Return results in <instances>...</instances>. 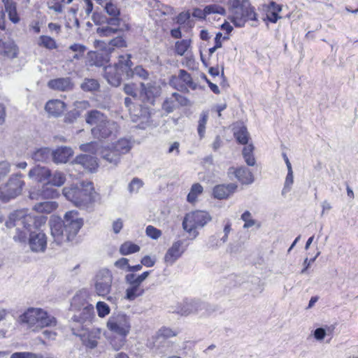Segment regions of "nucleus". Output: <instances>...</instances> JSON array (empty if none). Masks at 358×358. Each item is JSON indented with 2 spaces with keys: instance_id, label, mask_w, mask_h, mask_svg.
I'll list each match as a JSON object with an SVG mask.
<instances>
[{
  "instance_id": "32",
  "label": "nucleus",
  "mask_w": 358,
  "mask_h": 358,
  "mask_svg": "<svg viewBox=\"0 0 358 358\" xmlns=\"http://www.w3.org/2000/svg\"><path fill=\"white\" fill-rule=\"evenodd\" d=\"M58 208L56 201H43L35 204L33 210L40 213H50Z\"/></svg>"
},
{
  "instance_id": "17",
  "label": "nucleus",
  "mask_w": 358,
  "mask_h": 358,
  "mask_svg": "<svg viewBox=\"0 0 358 358\" xmlns=\"http://www.w3.org/2000/svg\"><path fill=\"white\" fill-rule=\"evenodd\" d=\"M48 182L42 186V188L38 192H31L29 193V198L31 199L38 200L41 199H55L59 196V192L50 187Z\"/></svg>"
},
{
  "instance_id": "44",
  "label": "nucleus",
  "mask_w": 358,
  "mask_h": 358,
  "mask_svg": "<svg viewBox=\"0 0 358 358\" xmlns=\"http://www.w3.org/2000/svg\"><path fill=\"white\" fill-rule=\"evenodd\" d=\"M203 190V187L199 183L192 185L187 198L188 202L194 203L197 197L202 194Z\"/></svg>"
},
{
  "instance_id": "30",
  "label": "nucleus",
  "mask_w": 358,
  "mask_h": 358,
  "mask_svg": "<svg viewBox=\"0 0 358 358\" xmlns=\"http://www.w3.org/2000/svg\"><path fill=\"white\" fill-rule=\"evenodd\" d=\"M153 7V11L155 12V15L158 17H166V16H172L174 14L173 8L164 5L159 1L154 0L150 3Z\"/></svg>"
},
{
  "instance_id": "55",
  "label": "nucleus",
  "mask_w": 358,
  "mask_h": 358,
  "mask_svg": "<svg viewBox=\"0 0 358 358\" xmlns=\"http://www.w3.org/2000/svg\"><path fill=\"white\" fill-rule=\"evenodd\" d=\"M117 31V28L111 27L108 25L103 26L101 27H99L96 30L97 34L100 36H109Z\"/></svg>"
},
{
  "instance_id": "5",
  "label": "nucleus",
  "mask_w": 358,
  "mask_h": 358,
  "mask_svg": "<svg viewBox=\"0 0 358 358\" xmlns=\"http://www.w3.org/2000/svg\"><path fill=\"white\" fill-rule=\"evenodd\" d=\"M229 20L238 27H242L248 20H255L256 13L249 0H229Z\"/></svg>"
},
{
  "instance_id": "58",
  "label": "nucleus",
  "mask_w": 358,
  "mask_h": 358,
  "mask_svg": "<svg viewBox=\"0 0 358 358\" xmlns=\"http://www.w3.org/2000/svg\"><path fill=\"white\" fill-rule=\"evenodd\" d=\"M145 233L148 236L155 240L158 239L162 234L161 230L152 225H149L146 227Z\"/></svg>"
},
{
  "instance_id": "34",
  "label": "nucleus",
  "mask_w": 358,
  "mask_h": 358,
  "mask_svg": "<svg viewBox=\"0 0 358 358\" xmlns=\"http://www.w3.org/2000/svg\"><path fill=\"white\" fill-rule=\"evenodd\" d=\"M52 156V151L48 148H41L34 151L31 155V158L35 162H46Z\"/></svg>"
},
{
  "instance_id": "59",
  "label": "nucleus",
  "mask_w": 358,
  "mask_h": 358,
  "mask_svg": "<svg viewBox=\"0 0 358 358\" xmlns=\"http://www.w3.org/2000/svg\"><path fill=\"white\" fill-rule=\"evenodd\" d=\"M104 9L108 15L113 17H117L120 14L119 8L110 1L106 2Z\"/></svg>"
},
{
  "instance_id": "6",
  "label": "nucleus",
  "mask_w": 358,
  "mask_h": 358,
  "mask_svg": "<svg viewBox=\"0 0 358 358\" xmlns=\"http://www.w3.org/2000/svg\"><path fill=\"white\" fill-rule=\"evenodd\" d=\"M21 320L34 331H39L46 327H55L57 320L45 310L39 308H29L21 316Z\"/></svg>"
},
{
  "instance_id": "21",
  "label": "nucleus",
  "mask_w": 358,
  "mask_h": 358,
  "mask_svg": "<svg viewBox=\"0 0 358 358\" xmlns=\"http://www.w3.org/2000/svg\"><path fill=\"white\" fill-rule=\"evenodd\" d=\"M229 174H234L235 177L243 184H251L254 181L253 175L246 167L229 169Z\"/></svg>"
},
{
  "instance_id": "54",
  "label": "nucleus",
  "mask_w": 358,
  "mask_h": 358,
  "mask_svg": "<svg viewBox=\"0 0 358 358\" xmlns=\"http://www.w3.org/2000/svg\"><path fill=\"white\" fill-rule=\"evenodd\" d=\"M143 185V182L141 179L138 178H134L129 184L128 190L131 194L137 193L141 188Z\"/></svg>"
},
{
  "instance_id": "43",
  "label": "nucleus",
  "mask_w": 358,
  "mask_h": 358,
  "mask_svg": "<svg viewBox=\"0 0 358 358\" xmlns=\"http://www.w3.org/2000/svg\"><path fill=\"white\" fill-rule=\"evenodd\" d=\"M131 148V143L129 140L125 138H122L119 140L114 146V149L115 152H118L120 155L127 153Z\"/></svg>"
},
{
  "instance_id": "56",
  "label": "nucleus",
  "mask_w": 358,
  "mask_h": 358,
  "mask_svg": "<svg viewBox=\"0 0 358 358\" xmlns=\"http://www.w3.org/2000/svg\"><path fill=\"white\" fill-rule=\"evenodd\" d=\"M176 107L175 99L171 94V97L167 98L163 103L162 108L166 113H170L173 112Z\"/></svg>"
},
{
  "instance_id": "33",
  "label": "nucleus",
  "mask_w": 358,
  "mask_h": 358,
  "mask_svg": "<svg viewBox=\"0 0 358 358\" xmlns=\"http://www.w3.org/2000/svg\"><path fill=\"white\" fill-rule=\"evenodd\" d=\"M0 53L9 57H14L17 55L16 45L13 41L0 40Z\"/></svg>"
},
{
  "instance_id": "16",
  "label": "nucleus",
  "mask_w": 358,
  "mask_h": 358,
  "mask_svg": "<svg viewBox=\"0 0 358 358\" xmlns=\"http://www.w3.org/2000/svg\"><path fill=\"white\" fill-rule=\"evenodd\" d=\"M183 241H174L168 249L164 255V262L169 266L173 265L185 252V248L183 246Z\"/></svg>"
},
{
  "instance_id": "27",
  "label": "nucleus",
  "mask_w": 358,
  "mask_h": 358,
  "mask_svg": "<svg viewBox=\"0 0 358 358\" xmlns=\"http://www.w3.org/2000/svg\"><path fill=\"white\" fill-rule=\"evenodd\" d=\"M74 162L90 171H95L98 166L96 159L89 155H80L76 158Z\"/></svg>"
},
{
  "instance_id": "45",
  "label": "nucleus",
  "mask_w": 358,
  "mask_h": 358,
  "mask_svg": "<svg viewBox=\"0 0 358 358\" xmlns=\"http://www.w3.org/2000/svg\"><path fill=\"white\" fill-rule=\"evenodd\" d=\"M150 271H145L141 275L128 274L125 276L127 282H133L141 286V283L149 276Z\"/></svg>"
},
{
  "instance_id": "2",
  "label": "nucleus",
  "mask_w": 358,
  "mask_h": 358,
  "mask_svg": "<svg viewBox=\"0 0 358 358\" xmlns=\"http://www.w3.org/2000/svg\"><path fill=\"white\" fill-rule=\"evenodd\" d=\"M51 235L57 245L72 241L83 225V220L76 210L65 213L64 220L51 219L50 222Z\"/></svg>"
},
{
  "instance_id": "38",
  "label": "nucleus",
  "mask_w": 358,
  "mask_h": 358,
  "mask_svg": "<svg viewBox=\"0 0 358 358\" xmlns=\"http://www.w3.org/2000/svg\"><path fill=\"white\" fill-rule=\"evenodd\" d=\"M5 10L8 13L9 20L13 23L17 24L20 22V18L17 12L16 3L14 1L6 6H4Z\"/></svg>"
},
{
  "instance_id": "39",
  "label": "nucleus",
  "mask_w": 358,
  "mask_h": 358,
  "mask_svg": "<svg viewBox=\"0 0 358 358\" xmlns=\"http://www.w3.org/2000/svg\"><path fill=\"white\" fill-rule=\"evenodd\" d=\"M254 146L252 144L246 145L243 150V156L248 166H254L255 164V159L253 155Z\"/></svg>"
},
{
  "instance_id": "25",
  "label": "nucleus",
  "mask_w": 358,
  "mask_h": 358,
  "mask_svg": "<svg viewBox=\"0 0 358 358\" xmlns=\"http://www.w3.org/2000/svg\"><path fill=\"white\" fill-rule=\"evenodd\" d=\"M85 120L90 125L98 127L103 125V124L108 120V118L101 112L96 110H92L87 113Z\"/></svg>"
},
{
  "instance_id": "28",
  "label": "nucleus",
  "mask_w": 358,
  "mask_h": 358,
  "mask_svg": "<svg viewBox=\"0 0 358 358\" xmlns=\"http://www.w3.org/2000/svg\"><path fill=\"white\" fill-rule=\"evenodd\" d=\"M48 85L51 89L60 91H66L72 88V84L69 78L51 80L48 82Z\"/></svg>"
},
{
  "instance_id": "22",
  "label": "nucleus",
  "mask_w": 358,
  "mask_h": 358,
  "mask_svg": "<svg viewBox=\"0 0 358 358\" xmlns=\"http://www.w3.org/2000/svg\"><path fill=\"white\" fill-rule=\"evenodd\" d=\"M66 108L65 103L59 99H52L48 101L45 106L46 112L52 116H60L64 111Z\"/></svg>"
},
{
  "instance_id": "29",
  "label": "nucleus",
  "mask_w": 358,
  "mask_h": 358,
  "mask_svg": "<svg viewBox=\"0 0 358 358\" xmlns=\"http://www.w3.org/2000/svg\"><path fill=\"white\" fill-rule=\"evenodd\" d=\"M129 284L128 287L126 289L125 291V296L124 298L128 301H134L136 298L141 296L143 295L145 290L144 289L136 284H134L133 282H127Z\"/></svg>"
},
{
  "instance_id": "36",
  "label": "nucleus",
  "mask_w": 358,
  "mask_h": 358,
  "mask_svg": "<svg viewBox=\"0 0 358 358\" xmlns=\"http://www.w3.org/2000/svg\"><path fill=\"white\" fill-rule=\"evenodd\" d=\"M204 305L198 302H186L184 306L180 308L178 312L182 315H187L193 312H197L201 310Z\"/></svg>"
},
{
  "instance_id": "15",
  "label": "nucleus",
  "mask_w": 358,
  "mask_h": 358,
  "mask_svg": "<svg viewBox=\"0 0 358 358\" xmlns=\"http://www.w3.org/2000/svg\"><path fill=\"white\" fill-rule=\"evenodd\" d=\"M103 124L92 128L91 132L94 138L98 139L107 138L117 131V124L113 120H108Z\"/></svg>"
},
{
  "instance_id": "53",
  "label": "nucleus",
  "mask_w": 358,
  "mask_h": 358,
  "mask_svg": "<svg viewBox=\"0 0 358 358\" xmlns=\"http://www.w3.org/2000/svg\"><path fill=\"white\" fill-rule=\"evenodd\" d=\"M10 358H48L41 354H36L30 352H18L11 355Z\"/></svg>"
},
{
  "instance_id": "24",
  "label": "nucleus",
  "mask_w": 358,
  "mask_h": 358,
  "mask_svg": "<svg viewBox=\"0 0 358 358\" xmlns=\"http://www.w3.org/2000/svg\"><path fill=\"white\" fill-rule=\"evenodd\" d=\"M101 51V52H91L88 53L90 66H102L109 62L110 53L103 50Z\"/></svg>"
},
{
  "instance_id": "31",
  "label": "nucleus",
  "mask_w": 358,
  "mask_h": 358,
  "mask_svg": "<svg viewBox=\"0 0 358 358\" xmlns=\"http://www.w3.org/2000/svg\"><path fill=\"white\" fill-rule=\"evenodd\" d=\"M281 10L282 6L280 5L277 4L274 1L271 2L266 10V19L272 23H275L281 17L278 15Z\"/></svg>"
},
{
  "instance_id": "8",
  "label": "nucleus",
  "mask_w": 358,
  "mask_h": 358,
  "mask_svg": "<svg viewBox=\"0 0 358 358\" xmlns=\"http://www.w3.org/2000/svg\"><path fill=\"white\" fill-rule=\"evenodd\" d=\"M22 174L12 175L8 180L0 186V199L7 202L21 194L24 182Z\"/></svg>"
},
{
  "instance_id": "12",
  "label": "nucleus",
  "mask_w": 358,
  "mask_h": 358,
  "mask_svg": "<svg viewBox=\"0 0 358 358\" xmlns=\"http://www.w3.org/2000/svg\"><path fill=\"white\" fill-rule=\"evenodd\" d=\"M131 55L119 56V64L124 68L126 78L128 79L131 78L136 75L140 78L146 79L148 76V71L141 66H137L133 69L131 68L133 63L131 61Z\"/></svg>"
},
{
  "instance_id": "3",
  "label": "nucleus",
  "mask_w": 358,
  "mask_h": 358,
  "mask_svg": "<svg viewBox=\"0 0 358 358\" xmlns=\"http://www.w3.org/2000/svg\"><path fill=\"white\" fill-rule=\"evenodd\" d=\"M106 327L112 334L120 336L110 341L113 349L119 350L124 345L125 338L131 331V317L122 311L115 312L108 319Z\"/></svg>"
},
{
  "instance_id": "26",
  "label": "nucleus",
  "mask_w": 358,
  "mask_h": 358,
  "mask_svg": "<svg viewBox=\"0 0 358 358\" xmlns=\"http://www.w3.org/2000/svg\"><path fill=\"white\" fill-rule=\"evenodd\" d=\"M73 154L72 149L69 147H60L52 151V159L57 164L66 163Z\"/></svg>"
},
{
  "instance_id": "4",
  "label": "nucleus",
  "mask_w": 358,
  "mask_h": 358,
  "mask_svg": "<svg viewBox=\"0 0 358 358\" xmlns=\"http://www.w3.org/2000/svg\"><path fill=\"white\" fill-rule=\"evenodd\" d=\"M71 308L73 310L80 311L79 315H75L72 317L71 328L74 326L83 330L84 323L90 322L94 317V306L85 301L84 293H78L73 297Z\"/></svg>"
},
{
  "instance_id": "51",
  "label": "nucleus",
  "mask_w": 358,
  "mask_h": 358,
  "mask_svg": "<svg viewBox=\"0 0 358 358\" xmlns=\"http://www.w3.org/2000/svg\"><path fill=\"white\" fill-rule=\"evenodd\" d=\"M69 50L75 52L73 59H79L86 50V47L80 43H74L69 46Z\"/></svg>"
},
{
  "instance_id": "52",
  "label": "nucleus",
  "mask_w": 358,
  "mask_h": 358,
  "mask_svg": "<svg viewBox=\"0 0 358 358\" xmlns=\"http://www.w3.org/2000/svg\"><path fill=\"white\" fill-rule=\"evenodd\" d=\"M293 182H294L293 170H288L287 174L286 176L285 182H284V187L282 191V194H285L291 190Z\"/></svg>"
},
{
  "instance_id": "35",
  "label": "nucleus",
  "mask_w": 358,
  "mask_h": 358,
  "mask_svg": "<svg viewBox=\"0 0 358 358\" xmlns=\"http://www.w3.org/2000/svg\"><path fill=\"white\" fill-rule=\"evenodd\" d=\"M36 44L41 48L48 50H54L57 48L56 41L52 37L46 35H42L37 39Z\"/></svg>"
},
{
  "instance_id": "41",
  "label": "nucleus",
  "mask_w": 358,
  "mask_h": 358,
  "mask_svg": "<svg viewBox=\"0 0 358 358\" xmlns=\"http://www.w3.org/2000/svg\"><path fill=\"white\" fill-rule=\"evenodd\" d=\"M101 153L102 157L110 164L117 165L120 162V155L118 152H115V150L114 148L108 151L102 150Z\"/></svg>"
},
{
  "instance_id": "11",
  "label": "nucleus",
  "mask_w": 358,
  "mask_h": 358,
  "mask_svg": "<svg viewBox=\"0 0 358 358\" xmlns=\"http://www.w3.org/2000/svg\"><path fill=\"white\" fill-rule=\"evenodd\" d=\"M72 332L74 335L80 336L83 343L90 349H94L97 346L98 340L101 337L100 329H92L90 331H85L78 327L72 326Z\"/></svg>"
},
{
  "instance_id": "1",
  "label": "nucleus",
  "mask_w": 358,
  "mask_h": 358,
  "mask_svg": "<svg viewBox=\"0 0 358 358\" xmlns=\"http://www.w3.org/2000/svg\"><path fill=\"white\" fill-rule=\"evenodd\" d=\"M46 217L34 216L28 210H18L12 213L6 222L8 228H15L13 240L25 243L28 241L33 252H43L47 246V237L39 228L45 223Z\"/></svg>"
},
{
  "instance_id": "23",
  "label": "nucleus",
  "mask_w": 358,
  "mask_h": 358,
  "mask_svg": "<svg viewBox=\"0 0 358 358\" xmlns=\"http://www.w3.org/2000/svg\"><path fill=\"white\" fill-rule=\"evenodd\" d=\"M160 94V87L154 83H148L147 84L141 83V96L148 101L152 99L159 96Z\"/></svg>"
},
{
  "instance_id": "60",
  "label": "nucleus",
  "mask_w": 358,
  "mask_h": 358,
  "mask_svg": "<svg viewBox=\"0 0 358 358\" xmlns=\"http://www.w3.org/2000/svg\"><path fill=\"white\" fill-rule=\"evenodd\" d=\"M124 92L133 97H136L138 95V88L134 83L125 84L124 86Z\"/></svg>"
},
{
  "instance_id": "50",
  "label": "nucleus",
  "mask_w": 358,
  "mask_h": 358,
  "mask_svg": "<svg viewBox=\"0 0 358 358\" xmlns=\"http://www.w3.org/2000/svg\"><path fill=\"white\" fill-rule=\"evenodd\" d=\"M96 309L97 311L98 316L103 318L110 312L109 306L104 301H98L96 305Z\"/></svg>"
},
{
  "instance_id": "37",
  "label": "nucleus",
  "mask_w": 358,
  "mask_h": 358,
  "mask_svg": "<svg viewBox=\"0 0 358 358\" xmlns=\"http://www.w3.org/2000/svg\"><path fill=\"white\" fill-rule=\"evenodd\" d=\"M140 246L131 241H125L120 247V253L122 255H129L140 251Z\"/></svg>"
},
{
  "instance_id": "20",
  "label": "nucleus",
  "mask_w": 358,
  "mask_h": 358,
  "mask_svg": "<svg viewBox=\"0 0 358 358\" xmlns=\"http://www.w3.org/2000/svg\"><path fill=\"white\" fill-rule=\"evenodd\" d=\"M237 185L234 183L218 185L213 188V194L215 199H224L232 194L237 189Z\"/></svg>"
},
{
  "instance_id": "62",
  "label": "nucleus",
  "mask_w": 358,
  "mask_h": 358,
  "mask_svg": "<svg viewBox=\"0 0 358 358\" xmlns=\"http://www.w3.org/2000/svg\"><path fill=\"white\" fill-rule=\"evenodd\" d=\"M158 334L159 336L168 338L176 336L177 333L170 328L162 327L159 330Z\"/></svg>"
},
{
  "instance_id": "64",
  "label": "nucleus",
  "mask_w": 358,
  "mask_h": 358,
  "mask_svg": "<svg viewBox=\"0 0 358 358\" xmlns=\"http://www.w3.org/2000/svg\"><path fill=\"white\" fill-rule=\"evenodd\" d=\"M156 262V258L155 257H151L149 255H146L142 258L141 263L142 265L146 267H152L155 265Z\"/></svg>"
},
{
  "instance_id": "14",
  "label": "nucleus",
  "mask_w": 358,
  "mask_h": 358,
  "mask_svg": "<svg viewBox=\"0 0 358 358\" xmlns=\"http://www.w3.org/2000/svg\"><path fill=\"white\" fill-rule=\"evenodd\" d=\"M120 72L124 74V69L119 64V61L114 65H108L104 68V78L107 82L114 87H117L121 83Z\"/></svg>"
},
{
  "instance_id": "40",
  "label": "nucleus",
  "mask_w": 358,
  "mask_h": 358,
  "mask_svg": "<svg viewBox=\"0 0 358 358\" xmlns=\"http://www.w3.org/2000/svg\"><path fill=\"white\" fill-rule=\"evenodd\" d=\"M241 219L244 222V229H249L254 226H257L259 228L261 226L259 222L252 218L251 213L248 210L245 211L241 215Z\"/></svg>"
},
{
  "instance_id": "48",
  "label": "nucleus",
  "mask_w": 358,
  "mask_h": 358,
  "mask_svg": "<svg viewBox=\"0 0 358 358\" xmlns=\"http://www.w3.org/2000/svg\"><path fill=\"white\" fill-rule=\"evenodd\" d=\"M236 140L241 144L246 145L248 141V132L245 127H241L234 131Z\"/></svg>"
},
{
  "instance_id": "47",
  "label": "nucleus",
  "mask_w": 358,
  "mask_h": 358,
  "mask_svg": "<svg viewBox=\"0 0 358 358\" xmlns=\"http://www.w3.org/2000/svg\"><path fill=\"white\" fill-rule=\"evenodd\" d=\"M208 117V114L207 112L203 111L200 115L197 131L201 138L204 136Z\"/></svg>"
},
{
  "instance_id": "10",
  "label": "nucleus",
  "mask_w": 358,
  "mask_h": 358,
  "mask_svg": "<svg viewBox=\"0 0 358 358\" xmlns=\"http://www.w3.org/2000/svg\"><path fill=\"white\" fill-rule=\"evenodd\" d=\"M113 281L112 272L103 268L97 272L94 279V288L96 294L101 297H106L110 294Z\"/></svg>"
},
{
  "instance_id": "42",
  "label": "nucleus",
  "mask_w": 358,
  "mask_h": 358,
  "mask_svg": "<svg viewBox=\"0 0 358 358\" xmlns=\"http://www.w3.org/2000/svg\"><path fill=\"white\" fill-rule=\"evenodd\" d=\"M65 175L62 172L56 171L52 175L50 174L48 184L56 187H61L65 183Z\"/></svg>"
},
{
  "instance_id": "7",
  "label": "nucleus",
  "mask_w": 358,
  "mask_h": 358,
  "mask_svg": "<svg viewBox=\"0 0 358 358\" xmlns=\"http://www.w3.org/2000/svg\"><path fill=\"white\" fill-rule=\"evenodd\" d=\"M93 190L91 182H82L79 185H71L63 189L64 196L77 206L85 205L90 202L92 199V191Z\"/></svg>"
},
{
  "instance_id": "49",
  "label": "nucleus",
  "mask_w": 358,
  "mask_h": 358,
  "mask_svg": "<svg viewBox=\"0 0 358 358\" xmlns=\"http://www.w3.org/2000/svg\"><path fill=\"white\" fill-rule=\"evenodd\" d=\"M99 87L98 81L95 79L87 78L81 84V88L84 91L92 92L96 90Z\"/></svg>"
},
{
  "instance_id": "19",
  "label": "nucleus",
  "mask_w": 358,
  "mask_h": 358,
  "mask_svg": "<svg viewBox=\"0 0 358 358\" xmlns=\"http://www.w3.org/2000/svg\"><path fill=\"white\" fill-rule=\"evenodd\" d=\"M28 176L37 182H43L50 177V170L45 166H36L31 169Z\"/></svg>"
},
{
  "instance_id": "46",
  "label": "nucleus",
  "mask_w": 358,
  "mask_h": 358,
  "mask_svg": "<svg viewBox=\"0 0 358 358\" xmlns=\"http://www.w3.org/2000/svg\"><path fill=\"white\" fill-rule=\"evenodd\" d=\"M190 46L191 40L189 39H183L181 41H178L175 44L176 52L178 55L182 56L185 54L186 52H187Z\"/></svg>"
},
{
  "instance_id": "61",
  "label": "nucleus",
  "mask_w": 358,
  "mask_h": 358,
  "mask_svg": "<svg viewBox=\"0 0 358 358\" xmlns=\"http://www.w3.org/2000/svg\"><path fill=\"white\" fill-rule=\"evenodd\" d=\"M65 2V0H57V2H53L49 1L48 2V7L49 9L54 10L56 13H62V3Z\"/></svg>"
},
{
  "instance_id": "18",
  "label": "nucleus",
  "mask_w": 358,
  "mask_h": 358,
  "mask_svg": "<svg viewBox=\"0 0 358 358\" xmlns=\"http://www.w3.org/2000/svg\"><path fill=\"white\" fill-rule=\"evenodd\" d=\"M95 46L99 50H103L110 54L114 50V47L124 48L127 47V43L122 37H116L106 43L103 41H96Z\"/></svg>"
},
{
  "instance_id": "57",
  "label": "nucleus",
  "mask_w": 358,
  "mask_h": 358,
  "mask_svg": "<svg viewBox=\"0 0 358 358\" xmlns=\"http://www.w3.org/2000/svg\"><path fill=\"white\" fill-rule=\"evenodd\" d=\"M205 12L206 13V15H209L211 13H217L220 15H224L225 10L223 7L216 5V4H212L208 5L205 7Z\"/></svg>"
},
{
  "instance_id": "9",
  "label": "nucleus",
  "mask_w": 358,
  "mask_h": 358,
  "mask_svg": "<svg viewBox=\"0 0 358 358\" xmlns=\"http://www.w3.org/2000/svg\"><path fill=\"white\" fill-rule=\"evenodd\" d=\"M210 220L211 217L207 212L196 210L186 215L182 222V227L187 232L192 233L193 237L195 238L198 234L196 229L198 227H203Z\"/></svg>"
},
{
  "instance_id": "63",
  "label": "nucleus",
  "mask_w": 358,
  "mask_h": 358,
  "mask_svg": "<svg viewBox=\"0 0 358 358\" xmlns=\"http://www.w3.org/2000/svg\"><path fill=\"white\" fill-rule=\"evenodd\" d=\"M10 171V165L8 162H0V180L6 177Z\"/></svg>"
},
{
  "instance_id": "13",
  "label": "nucleus",
  "mask_w": 358,
  "mask_h": 358,
  "mask_svg": "<svg viewBox=\"0 0 358 358\" xmlns=\"http://www.w3.org/2000/svg\"><path fill=\"white\" fill-rule=\"evenodd\" d=\"M170 85L180 91L185 90L187 87L192 90L196 87V85L192 81L190 74L185 70H180L178 76H172L170 80Z\"/></svg>"
}]
</instances>
